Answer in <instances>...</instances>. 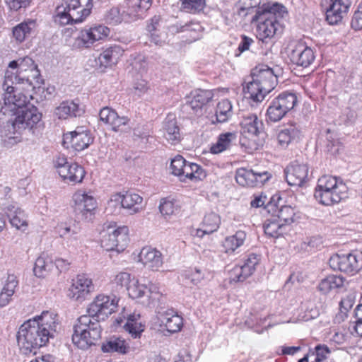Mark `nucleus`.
I'll list each match as a JSON object with an SVG mask.
<instances>
[{"mask_svg": "<svg viewBox=\"0 0 362 362\" xmlns=\"http://www.w3.org/2000/svg\"><path fill=\"white\" fill-rule=\"evenodd\" d=\"M331 4L326 10V20L330 25H337L347 13L351 0H330Z\"/></svg>", "mask_w": 362, "mask_h": 362, "instance_id": "obj_20", "label": "nucleus"}, {"mask_svg": "<svg viewBox=\"0 0 362 362\" xmlns=\"http://www.w3.org/2000/svg\"><path fill=\"white\" fill-rule=\"evenodd\" d=\"M70 163L64 156H59L54 160V167L57 168L59 174L62 168H67Z\"/></svg>", "mask_w": 362, "mask_h": 362, "instance_id": "obj_63", "label": "nucleus"}, {"mask_svg": "<svg viewBox=\"0 0 362 362\" xmlns=\"http://www.w3.org/2000/svg\"><path fill=\"white\" fill-rule=\"evenodd\" d=\"M132 67L141 75L147 70V63L144 59L139 58L132 63Z\"/></svg>", "mask_w": 362, "mask_h": 362, "instance_id": "obj_62", "label": "nucleus"}, {"mask_svg": "<svg viewBox=\"0 0 362 362\" xmlns=\"http://www.w3.org/2000/svg\"><path fill=\"white\" fill-rule=\"evenodd\" d=\"M58 232L62 238H66L74 247L78 246V235L79 229L77 227L71 228L66 223H61L58 226Z\"/></svg>", "mask_w": 362, "mask_h": 362, "instance_id": "obj_48", "label": "nucleus"}, {"mask_svg": "<svg viewBox=\"0 0 362 362\" xmlns=\"http://www.w3.org/2000/svg\"><path fill=\"white\" fill-rule=\"evenodd\" d=\"M163 136L171 144H176L180 141V129L177 124L176 117L174 114L170 113L163 122Z\"/></svg>", "mask_w": 362, "mask_h": 362, "instance_id": "obj_24", "label": "nucleus"}, {"mask_svg": "<svg viewBox=\"0 0 362 362\" xmlns=\"http://www.w3.org/2000/svg\"><path fill=\"white\" fill-rule=\"evenodd\" d=\"M145 325L140 321V315H129L126 323L124 325V329L132 338L139 339L145 329Z\"/></svg>", "mask_w": 362, "mask_h": 362, "instance_id": "obj_37", "label": "nucleus"}, {"mask_svg": "<svg viewBox=\"0 0 362 362\" xmlns=\"http://www.w3.org/2000/svg\"><path fill=\"white\" fill-rule=\"evenodd\" d=\"M128 232L127 226L116 228L115 223L105 224L100 233L101 246L107 251H124L129 243Z\"/></svg>", "mask_w": 362, "mask_h": 362, "instance_id": "obj_7", "label": "nucleus"}, {"mask_svg": "<svg viewBox=\"0 0 362 362\" xmlns=\"http://www.w3.org/2000/svg\"><path fill=\"white\" fill-rule=\"evenodd\" d=\"M298 102L294 93L285 91L274 98L267 110V117L272 122L280 121L286 115L293 110Z\"/></svg>", "mask_w": 362, "mask_h": 362, "instance_id": "obj_8", "label": "nucleus"}, {"mask_svg": "<svg viewBox=\"0 0 362 362\" xmlns=\"http://www.w3.org/2000/svg\"><path fill=\"white\" fill-rule=\"evenodd\" d=\"M25 107L20 109L16 115L5 119L6 123L0 130L1 136L12 138L13 134L27 128L32 129L41 120L42 114L35 106L28 103Z\"/></svg>", "mask_w": 362, "mask_h": 362, "instance_id": "obj_5", "label": "nucleus"}, {"mask_svg": "<svg viewBox=\"0 0 362 362\" xmlns=\"http://www.w3.org/2000/svg\"><path fill=\"white\" fill-rule=\"evenodd\" d=\"M74 211L82 219L90 221L97 207L95 198L84 192L78 191L73 196Z\"/></svg>", "mask_w": 362, "mask_h": 362, "instance_id": "obj_15", "label": "nucleus"}, {"mask_svg": "<svg viewBox=\"0 0 362 362\" xmlns=\"http://www.w3.org/2000/svg\"><path fill=\"white\" fill-rule=\"evenodd\" d=\"M84 112L78 103L74 100L63 101L56 109L55 115L59 119H67L71 117H80Z\"/></svg>", "mask_w": 362, "mask_h": 362, "instance_id": "obj_29", "label": "nucleus"}, {"mask_svg": "<svg viewBox=\"0 0 362 362\" xmlns=\"http://www.w3.org/2000/svg\"><path fill=\"white\" fill-rule=\"evenodd\" d=\"M221 223L220 217L214 212L207 214L204 217L202 228L198 229L197 235L202 238L205 234H211L217 230Z\"/></svg>", "mask_w": 362, "mask_h": 362, "instance_id": "obj_35", "label": "nucleus"}, {"mask_svg": "<svg viewBox=\"0 0 362 362\" xmlns=\"http://www.w3.org/2000/svg\"><path fill=\"white\" fill-rule=\"evenodd\" d=\"M124 50L118 45L111 46L105 49L98 57L101 65L107 67L116 64L122 56Z\"/></svg>", "mask_w": 362, "mask_h": 362, "instance_id": "obj_31", "label": "nucleus"}, {"mask_svg": "<svg viewBox=\"0 0 362 362\" xmlns=\"http://www.w3.org/2000/svg\"><path fill=\"white\" fill-rule=\"evenodd\" d=\"M131 275L127 272L117 274L111 281V286L115 292H124L127 291V287L131 285Z\"/></svg>", "mask_w": 362, "mask_h": 362, "instance_id": "obj_50", "label": "nucleus"}, {"mask_svg": "<svg viewBox=\"0 0 362 362\" xmlns=\"http://www.w3.org/2000/svg\"><path fill=\"white\" fill-rule=\"evenodd\" d=\"M100 120L110 125L115 132H118L122 126L128 125L129 119L126 116L120 117L117 112L109 107H103L99 113Z\"/></svg>", "mask_w": 362, "mask_h": 362, "instance_id": "obj_25", "label": "nucleus"}, {"mask_svg": "<svg viewBox=\"0 0 362 362\" xmlns=\"http://www.w3.org/2000/svg\"><path fill=\"white\" fill-rule=\"evenodd\" d=\"M59 175L64 180L78 183L81 182L83 179L85 171L81 165L76 163H71L67 168H62Z\"/></svg>", "mask_w": 362, "mask_h": 362, "instance_id": "obj_32", "label": "nucleus"}, {"mask_svg": "<svg viewBox=\"0 0 362 362\" xmlns=\"http://www.w3.org/2000/svg\"><path fill=\"white\" fill-rule=\"evenodd\" d=\"M345 279L341 276L329 275L320 281L317 289L322 294L341 288L344 286Z\"/></svg>", "mask_w": 362, "mask_h": 362, "instance_id": "obj_34", "label": "nucleus"}, {"mask_svg": "<svg viewBox=\"0 0 362 362\" xmlns=\"http://www.w3.org/2000/svg\"><path fill=\"white\" fill-rule=\"evenodd\" d=\"M213 97L214 93L210 90H194L188 96L186 107L192 109L195 114L202 113L203 107L208 104Z\"/></svg>", "mask_w": 362, "mask_h": 362, "instance_id": "obj_22", "label": "nucleus"}, {"mask_svg": "<svg viewBox=\"0 0 362 362\" xmlns=\"http://www.w3.org/2000/svg\"><path fill=\"white\" fill-rule=\"evenodd\" d=\"M331 354L329 348L325 344H317L313 349H309V351L298 362H323Z\"/></svg>", "mask_w": 362, "mask_h": 362, "instance_id": "obj_30", "label": "nucleus"}, {"mask_svg": "<svg viewBox=\"0 0 362 362\" xmlns=\"http://www.w3.org/2000/svg\"><path fill=\"white\" fill-rule=\"evenodd\" d=\"M160 20L161 18L159 16H154L151 19V22L146 25V30L151 34L152 41L156 44H158L160 40L158 37L160 28Z\"/></svg>", "mask_w": 362, "mask_h": 362, "instance_id": "obj_53", "label": "nucleus"}, {"mask_svg": "<svg viewBox=\"0 0 362 362\" xmlns=\"http://www.w3.org/2000/svg\"><path fill=\"white\" fill-rule=\"evenodd\" d=\"M285 223L280 222L276 216H272L264 223V230L267 235L272 238H279L282 235L286 230Z\"/></svg>", "mask_w": 362, "mask_h": 362, "instance_id": "obj_42", "label": "nucleus"}, {"mask_svg": "<svg viewBox=\"0 0 362 362\" xmlns=\"http://www.w3.org/2000/svg\"><path fill=\"white\" fill-rule=\"evenodd\" d=\"M301 136V129L296 123L288 124L278 134L277 139L282 148H286L290 144L298 141Z\"/></svg>", "mask_w": 362, "mask_h": 362, "instance_id": "obj_27", "label": "nucleus"}, {"mask_svg": "<svg viewBox=\"0 0 362 362\" xmlns=\"http://www.w3.org/2000/svg\"><path fill=\"white\" fill-rule=\"evenodd\" d=\"M245 239L246 233L243 230H238L234 235L227 237L223 245L225 252L233 253L244 244Z\"/></svg>", "mask_w": 362, "mask_h": 362, "instance_id": "obj_44", "label": "nucleus"}, {"mask_svg": "<svg viewBox=\"0 0 362 362\" xmlns=\"http://www.w3.org/2000/svg\"><path fill=\"white\" fill-rule=\"evenodd\" d=\"M109 33V28L104 25L85 28L80 32L76 42L80 47H89L95 42L106 37Z\"/></svg>", "mask_w": 362, "mask_h": 362, "instance_id": "obj_17", "label": "nucleus"}, {"mask_svg": "<svg viewBox=\"0 0 362 362\" xmlns=\"http://www.w3.org/2000/svg\"><path fill=\"white\" fill-rule=\"evenodd\" d=\"M54 315L49 311H43L25 322L19 328L16 338L21 352L23 354H36V350L47 344L56 332Z\"/></svg>", "mask_w": 362, "mask_h": 362, "instance_id": "obj_2", "label": "nucleus"}, {"mask_svg": "<svg viewBox=\"0 0 362 362\" xmlns=\"http://www.w3.org/2000/svg\"><path fill=\"white\" fill-rule=\"evenodd\" d=\"M161 322L165 325L167 331L170 333L179 332L182 325V317L174 313L173 310H168L161 315Z\"/></svg>", "mask_w": 362, "mask_h": 362, "instance_id": "obj_36", "label": "nucleus"}, {"mask_svg": "<svg viewBox=\"0 0 362 362\" xmlns=\"http://www.w3.org/2000/svg\"><path fill=\"white\" fill-rule=\"evenodd\" d=\"M92 0H59L54 22L62 25L82 22L90 13Z\"/></svg>", "mask_w": 362, "mask_h": 362, "instance_id": "obj_6", "label": "nucleus"}, {"mask_svg": "<svg viewBox=\"0 0 362 362\" xmlns=\"http://www.w3.org/2000/svg\"><path fill=\"white\" fill-rule=\"evenodd\" d=\"M152 0H127V13L129 16H141L151 6Z\"/></svg>", "mask_w": 362, "mask_h": 362, "instance_id": "obj_47", "label": "nucleus"}, {"mask_svg": "<svg viewBox=\"0 0 362 362\" xmlns=\"http://www.w3.org/2000/svg\"><path fill=\"white\" fill-rule=\"evenodd\" d=\"M329 264L334 270L354 275L362 269V253L352 252L334 255L329 258Z\"/></svg>", "mask_w": 362, "mask_h": 362, "instance_id": "obj_11", "label": "nucleus"}, {"mask_svg": "<svg viewBox=\"0 0 362 362\" xmlns=\"http://www.w3.org/2000/svg\"><path fill=\"white\" fill-rule=\"evenodd\" d=\"M54 268V263L47 255L42 254L35 262L33 268L34 274L36 276L45 277Z\"/></svg>", "mask_w": 362, "mask_h": 362, "instance_id": "obj_43", "label": "nucleus"}, {"mask_svg": "<svg viewBox=\"0 0 362 362\" xmlns=\"http://www.w3.org/2000/svg\"><path fill=\"white\" fill-rule=\"evenodd\" d=\"M93 142V137L89 130L83 127H78L74 131L64 134L62 145L81 151L87 148Z\"/></svg>", "mask_w": 362, "mask_h": 362, "instance_id": "obj_13", "label": "nucleus"}, {"mask_svg": "<svg viewBox=\"0 0 362 362\" xmlns=\"http://www.w3.org/2000/svg\"><path fill=\"white\" fill-rule=\"evenodd\" d=\"M279 5L274 4L269 9L266 8L259 16L255 15L253 20L259 21L256 33L257 37L264 41L267 38L272 37L278 30L280 24L277 20L276 12L279 11Z\"/></svg>", "mask_w": 362, "mask_h": 362, "instance_id": "obj_10", "label": "nucleus"}, {"mask_svg": "<svg viewBox=\"0 0 362 362\" xmlns=\"http://www.w3.org/2000/svg\"><path fill=\"white\" fill-rule=\"evenodd\" d=\"M253 40L246 35H242L241 41L239 43L238 51V53H235V56L238 57L241 53L244 52L246 50H248L250 46L253 42Z\"/></svg>", "mask_w": 362, "mask_h": 362, "instance_id": "obj_60", "label": "nucleus"}, {"mask_svg": "<svg viewBox=\"0 0 362 362\" xmlns=\"http://www.w3.org/2000/svg\"><path fill=\"white\" fill-rule=\"evenodd\" d=\"M206 173L205 170L202 168V166L194 163L190 175V180L195 181L202 180L206 177Z\"/></svg>", "mask_w": 362, "mask_h": 362, "instance_id": "obj_59", "label": "nucleus"}, {"mask_svg": "<svg viewBox=\"0 0 362 362\" xmlns=\"http://www.w3.org/2000/svg\"><path fill=\"white\" fill-rule=\"evenodd\" d=\"M276 201V196L271 197L270 200L267 203L265 209L269 213H272L274 216L282 223H285V226L291 225L294 219L295 211L294 209L290 206H281L279 209L274 203Z\"/></svg>", "mask_w": 362, "mask_h": 362, "instance_id": "obj_23", "label": "nucleus"}, {"mask_svg": "<svg viewBox=\"0 0 362 362\" xmlns=\"http://www.w3.org/2000/svg\"><path fill=\"white\" fill-rule=\"evenodd\" d=\"M100 320L90 314L79 317L74 326L72 341L78 349H88L100 338Z\"/></svg>", "mask_w": 362, "mask_h": 362, "instance_id": "obj_4", "label": "nucleus"}, {"mask_svg": "<svg viewBox=\"0 0 362 362\" xmlns=\"http://www.w3.org/2000/svg\"><path fill=\"white\" fill-rule=\"evenodd\" d=\"M143 198L137 194L126 192L124 194H116L112 196L108 203L109 207L115 206L119 203L122 208L127 209L130 214L139 211L140 204Z\"/></svg>", "mask_w": 362, "mask_h": 362, "instance_id": "obj_18", "label": "nucleus"}, {"mask_svg": "<svg viewBox=\"0 0 362 362\" xmlns=\"http://www.w3.org/2000/svg\"><path fill=\"white\" fill-rule=\"evenodd\" d=\"M315 189H323L334 191H346L347 187L341 181L338 182L336 177L323 175L318 179Z\"/></svg>", "mask_w": 362, "mask_h": 362, "instance_id": "obj_45", "label": "nucleus"}, {"mask_svg": "<svg viewBox=\"0 0 362 362\" xmlns=\"http://www.w3.org/2000/svg\"><path fill=\"white\" fill-rule=\"evenodd\" d=\"M18 286L16 276L8 275L1 292L0 293V308L6 306L10 302Z\"/></svg>", "mask_w": 362, "mask_h": 362, "instance_id": "obj_40", "label": "nucleus"}, {"mask_svg": "<svg viewBox=\"0 0 362 362\" xmlns=\"http://www.w3.org/2000/svg\"><path fill=\"white\" fill-rule=\"evenodd\" d=\"M32 0H5V3L11 11H18L21 8L28 7Z\"/></svg>", "mask_w": 362, "mask_h": 362, "instance_id": "obj_57", "label": "nucleus"}, {"mask_svg": "<svg viewBox=\"0 0 362 362\" xmlns=\"http://www.w3.org/2000/svg\"><path fill=\"white\" fill-rule=\"evenodd\" d=\"M314 197L322 205L330 206L339 203L346 197V191H333L323 189H315Z\"/></svg>", "mask_w": 362, "mask_h": 362, "instance_id": "obj_28", "label": "nucleus"}, {"mask_svg": "<svg viewBox=\"0 0 362 362\" xmlns=\"http://www.w3.org/2000/svg\"><path fill=\"white\" fill-rule=\"evenodd\" d=\"M355 303V296L352 294L346 296L340 301V312L346 315V313L351 309Z\"/></svg>", "mask_w": 362, "mask_h": 362, "instance_id": "obj_58", "label": "nucleus"}, {"mask_svg": "<svg viewBox=\"0 0 362 362\" xmlns=\"http://www.w3.org/2000/svg\"><path fill=\"white\" fill-rule=\"evenodd\" d=\"M242 117L240 122L242 135L240 144L250 149H256L255 144H252V142H255L256 137L263 132L264 124L256 115L252 113L243 114Z\"/></svg>", "mask_w": 362, "mask_h": 362, "instance_id": "obj_9", "label": "nucleus"}, {"mask_svg": "<svg viewBox=\"0 0 362 362\" xmlns=\"http://www.w3.org/2000/svg\"><path fill=\"white\" fill-rule=\"evenodd\" d=\"M285 175L289 185L300 187L308 177V167L305 164H300L294 161L286 168Z\"/></svg>", "mask_w": 362, "mask_h": 362, "instance_id": "obj_21", "label": "nucleus"}, {"mask_svg": "<svg viewBox=\"0 0 362 362\" xmlns=\"http://www.w3.org/2000/svg\"><path fill=\"white\" fill-rule=\"evenodd\" d=\"M139 261L148 269L156 271L163 264L161 253L150 247H143L139 255Z\"/></svg>", "mask_w": 362, "mask_h": 362, "instance_id": "obj_26", "label": "nucleus"}, {"mask_svg": "<svg viewBox=\"0 0 362 362\" xmlns=\"http://www.w3.org/2000/svg\"><path fill=\"white\" fill-rule=\"evenodd\" d=\"M252 81L247 84V91L252 101L262 102L277 83V76L273 69L266 64H259L251 73Z\"/></svg>", "mask_w": 362, "mask_h": 362, "instance_id": "obj_3", "label": "nucleus"}, {"mask_svg": "<svg viewBox=\"0 0 362 362\" xmlns=\"http://www.w3.org/2000/svg\"><path fill=\"white\" fill-rule=\"evenodd\" d=\"M39 75L34 61L29 57L13 60L8 64L2 85L4 92L2 102H0V119H6L1 115L13 117L20 109L25 107L32 97L22 93L18 86H24L22 89L34 88L33 80L37 79Z\"/></svg>", "mask_w": 362, "mask_h": 362, "instance_id": "obj_1", "label": "nucleus"}, {"mask_svg": "<svg viewBox=\"0 0 362 362\" xmlns=\"http://www.w3.org/2000/svg\"><path fill=\"white\" fill-rule=\"evenodd\" d=\"M259 255L250 254L243 265L235 266L230 272V281L234 282L244 281L255 272L256 266L259 264Z\"/></svg>", "mask_w": 362, "mask_h": 362, "instance_id": "obj_16", "label": "nucleus"}, {"mask_svg": "<svg viewBox=\"0 0 362 362\" xmlns=\"http://www.w3.org/2000/svg\"><path fill=\"white\" fill-rule=\"evenodd\" d=\"M94 289L92 280L86 275H78L69 290L68 296L78 301H83Z\"/></svg>", "mask_w": 362, "mask_h": 362, "instance_id": "obj_19", "label": "nucleus"}, {"mask_svg": "<svg viewBox=\"0 0 362 362\" xmlns=\"http://www.w3.org/2000/svg\"><path fill=\"white\" fill-rule=\"evenodd\" d=\"M117 301L103 294L98 295L87 308V313L100 321L105 320L110 315L115 312Z\"/></svg>", "mask_w": 362, "mask_h": 362, "instance_id": "obj_14", "label": "nucleus"}, {"mask_svg": "<svg viewBox=\"0 0 362 362\" xmlns=\"http://www.w3.org/2000/svg\"><path fill=\"white\" fill-rule=\"evenodd\" d=\"M36 27V21L34 20L25 21L13 28V35L16 41L23 42L29 37L32 31Z\"/></svg>", "mask_w": 362, "mask_h": 362, "instance_id": "obj_41", "label": "nucleus"}, {"mask_svg": "<svg viewBox=\"0 0 362 362\" xmlns=\"http://www.w3.org/2000/svg\"><path fill=\"white\" fill-rule=\"evenodd\" d=\"M233 115V107L230 101L227 99L218 102L215 111L216 122H226Z\"/></svg>", "mask_w": 362, "mask_h": 362, "instance_id": "obj_46", "label": "nucleus"}, {"mask_svg": "<svg viewBox=\"0 0 362 362\" xmlns=\"http://www.w3.org/2000/svg\"><path fill=\"white\" fill-rule=\"evenodd\" d=\"M159 210L162 215L170 216L178 210V207L173 200L162 199L160 202Z\"/></svg>", "mask_w": 362, "mask_h": 362, "instance_id": "obj_54", "label": "nucleus"}, {"mask_svg": "<svg viewBox=\"0 0 362 362\" xmlns=\"http://www.w3.org/2000/svg\"><path fill=\"white\" fill-rule=\"evenodd\" d=\"M236 139V134L233 132L221 134L215 144H211L210 152L213 154L221 153L231 146L232 141Z\"/></svg>", "mask_w": 362, "mask_h": 362, "instance_id": "obj_39", "label": "nucleus"}, {"mask_svg": "<svg viewBox=\"0 0 362 362\" xmlns=\"http://www.w3.org/2000/svg\"><path fill=\"white\" fill-rule=\"evenodd\" d=\"M254 170L238 168L235 172V180L237 183L243 187H253Z\"/></svg>", "mask_w": 362, "mask_h": 362, "instance_id": "obj_51", "label": "nucleus"}, {"mask_svg": "<svg viewBox=\"0 0 362 362\" xmlns=\"http://www.w3.org/2000/svg\"><path fill=\"white\" fill-rule=\"evenodd\" d=\"M106 20L110 23L117 24L121 22L122 18L119 15V11L117 8H112L110 10L106 16Z\"/></svg>", "mask_w": 362, "mask_h": 362, "instance_id": "obj_61", "label": "nucleus"}, {"mask_svg": "<svg viewBox=\"0 0 362 362\" xmlns=\"http://www.w3.org/2000/svg\"><path fill=\"white\" fill-rule=\"evenodd\" d=\"M194 163L186 162L185 167L182 170V174L179 177L181 181H185L187 178L190 180V175L192 173V169L193 168Z\"/></svg>", "mask_w": 362, "mask_h": 362, "instance_id": "obj_64", "label": "nucleus"}, {"mask_svg": "<svg viewBox=\"0 0 362 362\" xmlns=\"http://www.w3.org/2000/svg\"><path fill=\"white\" fill-rule=\"evenodd\" d=\"M272 177V174L267 170H254L253 187H261Z\"/></svg>", "mask_w": 362, "mask_h": 362, "instance_id": "obj_56", "label": "nucleus"}, {"mask_svg": "<svg viewBox=\"0 0 362 362\" xmlns=\"http://www.w3.org/2000/svg\"><path fill=\"white\" fill-rule=\"evenodd\" d=\"M288 56L292 64L303 68L310 66L315 61L313 49L303 42H293L288 47Z\"/></svg>", "mask_w": 362, "mask_h": 362, "instance_id": "obj_12", "label": "nucleus"}, {"mask_svg": "<svg viewBox=\"0 0 362 362\" xmlns=\"http://www.w3.org/2000/svg\"><path fill=\"white\" fill-rule=\"evenodd\" d=\"M101 349L104 353L117 352L125 354L129 352V346L124 339L112 337L103 344Z\"/></svg>", "mask_w": 362, "mask_h": 362, "instance_id": "obj_33", "label": "nucleus"}, {"mask_svg": "<svg viewBox=\"0 0 362 362\" xmlns=\"http://www.w3.org/2000/svg\"><path fill=\"white\" fill-rule=\"evenodd\" d=\"M127 292L130 298L133 299H140L144 297L148 300L151 289L148 288L144 284H140L137 281H134L127 287Z\"/></svg>", "mask_w": 362, "mask_h": 362, "instance_id": "obj_49", "label": "nucleus"}, {"mask_svg": "<svg viewBox=\"0 0 362 362\" xmlns=\"http://www.w3.org/2000/svg\"><path fill=\"white\" fill-rule=\"evenodd\" d=\"M181 8L187 13H199L202 11L206 6L205 0H180Z\"/></svg>", "mask_w": 362, "mask_h": 362, "instance_id": "obj_52", "label": "nucleus"}, {"mask_svg": "<svg viewBox=\"0 0 362 362\" xmlns=\"http://www.w3.org/2000/svg\"><path fill=\"white\" fill-rule=\"evenodd\" d=\"M186 162V160L180 155H177L173 158L170 167L172 174L180 177Z\"/></svg>", "mask_w": 362, "mask_h": 362, "instance_id": "obj_55", "label": "nucleus"}, {"mask_svg": "<svg viewBox=\"0 0 362 362\" xmlns=\"http://www.w3.org/2000/svg\"><path fill=\"white\" fill-rule=\"evenodd\" d=\"M11 224L17 229L24 230L28 226L25 213L15 205H9L6 210Z\"/></svg>", "mask_w": 362, "mask_h": 362, "instance_id": "obj_38", "label": "nucleus"}]
</instances>
